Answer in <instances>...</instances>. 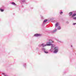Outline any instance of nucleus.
<instances>
[{
    "mask_svg": "<svg viewBox=\"0 0 76 76\" xmlns=\"http://www.w3.org/2000/svg\"><path fill=\"white\" fill-rule=\"evenodd\" d=\"M34 36L35 37H39V36H41V34H34Z\"/></svg>",
    "mask_w": 76,
    "mask_h": 76,
    "instance_id": "nucleus-4",
    "label": "nucleus"
},
{
    "mask_svg": "<svg viewBox=\"0 0 76 76\" xmlns=\"http://www.w3.org/2000/svg\"><path fill=\"white\" fill-rule=\"evenodd\" d=\"M73 19H74L75 20H76V17H75L73 18Z\"/></svg>",
    "mask_w": 76,
    "mask_h": 76,
    "instance_id": "nucleus-17",
    "label": "nucleus"
},
{
    "mask_svg": "<svg viewBox=\"0 0 76 76\" xmlns=\"http://www.w3.org/2000/svg\"><path fill=\"white\" fill-rule=\"evenodd\" d=\"M44 52L45 53H46V54H48V51H47L46 50H45Z\"/></svg>",
    "mask_w": 76,
    "mask_h": 76,
    "instance_id": "nucleus-9",
    "label": "nucleus"
},
{
    "mask_svg": "<svg viewBox=\"0 0 76 76\" xmlns=\"http://www.w3.org/2000/svg\"><path fill=\"white\" fill-rule=\"evenodd\" d=\"M58 25H59V23H56L55 24V27H57Z\"/></svg>",
    "mask_w": 76,
    "mask_h": 76,
    "instance_id": "nucleus-5",
    "label": "nucleus"
},
{
    "mask_svg": "<svg viewBox=\"0 0 76 76\" xmlns=\"http://www.w3.org/2000/svg\"><path fill=\"white\" fill-rule=\"evenodd\" d=\"M11 4H13V5H14V6H16V4L14 2H12L11 3Z\"/></svg>",
    "mask_w": 76,
    "mask_h": 76,
    "instance_id": "nucleus-12",
    "label": "nucleus"
},
{
    "mask_svg": "<svg viewBox=\"0 0 76 76\" xmlns=\"http://www.w3.org/2000/svg\"><path fill=\"white\" fill-rule=\"evenodd\" d=\"M72 12H70L69 13V16H72Z\"/></svg>",
    "mask_w": 76,
    "mask_h": 76,
    "instance_id": "nucleus-11",
    "label": "nucleus"
},
{
    "mask_svg": "<svg viewBox=\"0 0 76 76\" xmlns=\"http://www.w3.org/2000/svg\"><path fill=\"white\" fill-rule=\"evenodd\" d=\"M56 31H57V29H56L55 30L53 31V32H55Z\"/></svg>",
    "mask_w": 76,
    "mask_h": 76,
    "instance_id": "nucleus-19",
    "label": "nucleus"
},
{
    "mask_svg": "<svg viewBox=\"0 0 76 76\" xmlns=\"http://www.w3.org/2000/svg\"><path fill=\"white\" fill-rule=\"evenodd\" d=\"M75 16H76V14H74L72 15V17L73 18V17H74Z\"/></svg>",
    "mask_w": 76,
    "mask_h": 76,
    "instance_id": "nucleus-8",
    "label": "nucleus"
},
{
    "mask_svg": "<svg viewBox=\"0 0 76 76\" xmlns=\"http://www.w3.org/2000/svg\"><path fill=\"white\" fill-rule=\"evenodd\" d=\"M56 41H57V42H61V41H60L58 39H57Z\"/></svg>",
    "mask_w": 76,
    "mask_h": 76,
    "instance_id": "nucleus-13",
    "label": "nucleus"
},
{
    "mask_svg": "<svg viewBox=\"0 0 76 76\" xmlns=\"http://www.w3.org/2000/svg\"><path fill=\"white\" fill-rule=\"evenodd\" d=\"M71 47H72V45H71Z\"/></svg>",
    "mask_w": 76,
    "mask_h": 76,
    "instance_id": "nucleus-25",
    "label": "nucleus"
},
{
    "mask_svg": "<svg viewBox=\"0 0 76 76\" xmlns=\"http://www.w3.org/2000/svg\"><path fill=\"white\" fill-rule=\"evenodd\" d=\"M39 47H41V46H42V47H46V46H47V44H45L44 43H43L41 45H39Z\"/></svg>",
    "mask_w": 76,
    "mask_h": 76,
    "instance_id": "nucleus-3",
    "label": "nucleus"
},
{
    "mask_svg": "<svg viewBox=\"0 0 76 76\" xmlns=\"http://www.w3.org/2000/svg\"><path fill=\"white\" fill-rule=\"evenodd\" d=\"M2 74H3V75H5V74H4V73H3Z\"/></svg>",
    "mask_w": 76,
    "mask_h": 76,
    "instance_id": "nucleus-22",
    "label": "nucleus"
},
{
    "mask_svg": "<svg viewBox=\"0 0 76 76\" xmlns=\"http://www.w3.org/2000/svg\"><path fill=\"white\" fill-rule=\"evenodd\" d=\"M0 10L1 12H3V11H4V10L1 9H0Z\"/></svg>",
    "mask_w": 76,
    "mask_h": 76,
    "instance_id": "nucleus-18",
    "label": "nucleus"
},
{
    "mask_svg": "<svg viewBox=\"0 0 76 76\" xmlns=\"http://www.w3.org/2000/svg\"><path fill=\"white\" fill-rule=\"evenodd\" d=\"M4 76H7V75H4Z\"/></svg>",
    "mask_w": 76,
    "mask_h": 76,
    "instance_id": "nucleus-24",
    "label": "nucleus"
},
{
    "mask_svg": "<svg viewBox=\"0 0 76 76\" xmlns=\"http://www.w3.org/2000/svg\"><path fill=\"white\" fill-rule=\"evenodd\" d=\"M61 29V27L60 26H59L58 27V29Z\"/></svg>",
    "mask_w": 76,
    "mask_h": 76,
    "instance_id": "nucleus-15",
    "label": "nucleus"
},
{
    "mask_svg": "<svg viewBox=\"0 0 76 76\" xmlns=\"http://www.w3.org/2000/svg\"><path fill=\"white\" fill-rule=\"evenodd\" d=\"M47 20H45L43 21V24H45V22H46L47 21Z\"/></svg>",
    "mask_w": 76,
    "mask_h": 76,
    "instance_id": "nucleus-7",
    "label": "nucleus"
},
{
    "mask_svg": "<svg viewBox=\"0 0 76 76\" xmlns=\"http://www.w3.org/2000/svg\"><path fill=\"white\" fill-rule=\"evenodd\" d=\"M41 50H42V51H44L46 50L45 49V48H41Z\"/></svg>",
    "mask_w": 76,
    "mask_h": 76,
    "instance_id": "nucleus-10",
    "label": "nucleus"
},
{
    "mask_svg": "<svg viewBox=\"0 0 76 76\" xmlns=\"http://www.w3.org/2000/svg\"><path fill=\"white\" fill-rule=\"evenodd\" d=\"M76 23H73V25H76Z\"/></svg>",
    "mask_w": 76,
    "mask_h": 76,
    "instance_id": "nucleus-20",
    "label": "nucleus"
},
{
    "mask_svg": "<svg viewBox=\"0 0 76 76\" xmlns=\"http://www.w3.org/2000/svg\"><path fill=\"white\" fill-rule=\"evenodd\" d=\"M52 45V46H51V48H52V49H53V48L54 49V48H55V45L52 44V45Z\"/></svg>",
    "mask_w": 76,
    "mask_h": 76,
    "instance_id": "nucleus-6",
    "label": "nucleus"
},
{
    "mask_svg": "<svg viewBox=\"0 0 76 76\" xmlns=\"http://www.w3.org/2000/svg\"><path fill=\"white\" fill-rule=\"evenodd\" d=\"M62 13H63V12H60V14H62Z\"/></svg>",
    "mask_w": 76,
    "mask_h": 76,
    "instance_id": "nucleus-21",
    "label": "nucleus"
},
{
    "mask_svg": "<svg viewBox=\"0 0 76 76\" xmlns=\"http://www.w3.org/2000/svg\"><path fill=\"white\" fill-rule=\"evenodd\" d=\"M54 53H57L58 51V47H55L54 49Z\"/></svg>",
    "mask_w": 76,
    "mask_h": 76,
    "instance_id": "nucleus-2",
    "label": "nucleus"
},
{
    "mask_svg": "<svg viewBox=\"0 0 76 76\" xmlns=\"http://www.w3.org/2000/svg\"><path fill=\"white\" fill-rule=\"evenodd\" d=\"M53 42H54L51 40H49L48 42H46V45L48 46H51L52 45Z\"/></svg>",
    "mask_w": 76,
    "mask_h": 76,
    "instance_id": "nucleus-1",
    "label": "nucleus"
},
{
    "mask_svg": "<svg viewBox=\"0 0 76 76\" xmlns=\"http://www.w3.org/2000/svg\"><path fill=\"white\" fill-rule=\"evenodd\" d=\"M66 23H69V22H66Z\"/></svg>",
    "mask_w": 76,
    "mask_h": 76,
    "instance_id": "nucleus-23",
    "label": "nucleus"
},
{
    "mask_svg": "<svg viewBox=\"0 0 76 76\" xmlns=\"http://www.w3.org/2000/svg\"><path fill=\"white\" fill-rule=\"evenodd\" d=\"M53 49H54L53 48H52L51 49H50V51H53Z\"/></svg>",
    "mask_w": 76,
    "mask_h": 76,
    "instance_id": "nucleus-16",
    "label": "nucleus"
},
{
    "mask_svg": "<svg viewBox=\"0 0 76 76\" xmlns=\"http://www.w3.org/2000/svg\"><path fill=\"white\" fill-rule=\"evenodd\" d=\"M21 1L23 3H24V2H25V0H21Z\"/></svg>",
    "mask_w": 76,
    "mask_h": 76,
    "instance_id": "nucleus-14",
    "label": "nucleus"
}]
</instances>
